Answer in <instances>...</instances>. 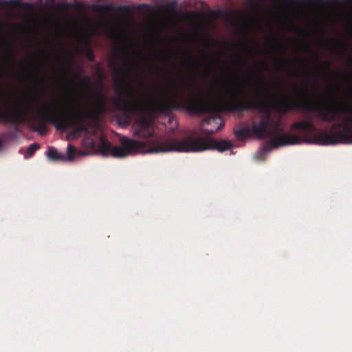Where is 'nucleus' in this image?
<instances>
[{
    "mask_svg": "<svg viewBox=\"0 0 352 352\" xmlns=\"http://www.w3.org/2000/svg\"><path fill=\"white\" fill-rule=\"evenodd\" d=\"M235 64L237 65V66H240V65H242L244 64V63L243 62V60H241V58H239L236 60V62H235Z\"/></svg>",
    "mask_w": 352,
    "mask_h": 352,
    "instance_id": "nucleus-11",
    "label": "nucleus"
},
{
    "mask_svg": "<svg viewBox=\"0 0 352 352\" xmlns=\"http://www.w3.org/2000/svg\"><path fill=\"white\" fill-rule=\"evenodd\" d=\"M346 95H348L352 98V85L348 86L344 91Z\"/></svg>",
    "mask_w": 352,
    "mask_h": 352,
    "instance_id": "nucleus-10",
    "label": "nucleus"
},
{
    "mask_svg": "<svg viewBox=\"0 0 352 352\" xmlns=\"http://www.w3.org/2000/svg\"><path fill=\"white\" fill-rule=\"evenodd\" d=\"M46 155L47 157L52 160H63L65 161V155L62 153H60L56 149L50 148Z\"/></svg>",
    "mask_w": 352,
    "mask_h": 352,
    "instance_id": "nucleus-6",
    "label": "nucleus"
},
{
    "mask_svg": "<svg viewBox=\"0 0 352 352\" xmlns=\"http://www.w3.org/2000/svg\"><path fill=\"white\" fill-rule=\"evenodd\" d=\"M120 142V146H113L104 138H101L99 145L100 153L103 155L122 158L138 153L200 152L207 149L224 151L231 147L229 141H217L210 138L196 136H186L181 139L164 136L146 142L121 137Z\"/></svg>",
    "mask_w": 352,
    "mask_h": 352,
    "instance_id": "nucleus-4",
    "label": "nucleus"
},
{
    "mask_svg": "<svg viewBox=\"0 0 352 352\" xmlns=\"http://www.w3.org/2000/svg\"><path fill=\"white\" fill-rule=\"evenodd\" d=\"M140 70V52L132 48L123 49L122 67L115 66L113 69L114 82L118 94L129 98L124 109L142 115L133 125L134 135L139 138L147 139L154 135L151 114L179 108L195 113L257 109L262 116L259 123L252 126L254 133L265 138L283 130L280 115L283 113V88L277 82L272 84L274 93L266 88L252 98L251 78L231 76L208 82L203 96L199 97L195 93V79L179 77L177 80L171 79L155 85L153 96L148 97L132 84L133 76Z\"/></svg>",
    "mask_w": 352,
    "mask_h": 352,
    "instance_id": "nucleus-1",
    "label": "nucleus"
},
{
    "mask_svg": "<svg viewBox=\"0 0 352 352\" xmlns=\"http://www.w3.org/2000/svg\"><path fill=\"white\" fill-rule=\"evenodd\" d=\"M76 153L74 147L69 144L67 146V155H65V161H72L74 160V155Z\"/></svg>",
    "mask_w": 352,
    "mask_h": 352,
    "instance_id": "nucleus-7",
    "label": "nucleus"
},
{
    "mask_svg": "<svg viewBox=\"0 0 352 352\" xmlns=\"http://www.w3.org/2000/svg\"><path fill=\"white\" fill-rule=\"evenodd\" d=\"M105 96L100 91H91L87 89L84 92L76 93L75 98L62 109L55 107L54 103L41 104L40 94L36 87L25 89L15 100L13 108L4 111L0 108V118L18 120L30 113H36L45 119L58 121L65 113L74 118L78 124L87 118H96L106 111Z\"/></svg>",
    "mask_w": 352,
    "mask_h": 352,
    "instance_id": "nucleus-3",
    "label": "nucleus"
},
{
    "mask_svg": "<svg viewBox=\"0 0 352 352\" xmlns=\"http://www.w3.org/2000/svg\"><path fill=\"white\" fill-rule=\"evenodd\" d=\"M98 26L102 30H104L107 32V34H111L112 26L110 22L100 21V23H98Z\"/></svg>",
    "mask_w": 352,
    "mask_h": 352,
    "instance_id": "nucleus-8",
    "label": "nucleus"
},
{
    "mask_svg": "<svg viewBox=\"0 0 352 352\" xmlns=\"http://www.w3.org/2000/svg\"><path fill=\"white\" fill-rule=\"evenodd\" d=\"M137 84L139 86V88H142L144 87V82L140 79L137 80Z\"/></svg>",
    "mask_w": 352,
    "mask_h": 352,
    "instance_id": "nucleus-12",
    "label": "nucleus"
},
{
    "mask_svg": "<svg viewBox=\"0 0 352 352\" xmlns=\"http://www.w3.org/2000/svg\"><path fill=\"white\" fill-rule=\"evenodd\" d=\"M39 148L38 144H31L27 151V155L26 157H30L33 155V153Z\"/></svg>",
    "mask_w": 352,
    "mask_h": 352,
    "instance_id": "nucleus-9",
    "label": "nucleus"
},
{
    "mask_svg": "<svg viewBox=\"0 0 352 352\" xmlns=\"http://www.w3.org/2000/svg\"><path fill=\"white\" fill-rule=\"evenodd\" d=\"M223 125V123L221 119L217 116L210 117L204 120L201 123L202 131L207 134L217 132Z\"/></svg>",
    "mask_w": 352,
    "mask_h": 352,
    "instance_id": "nucleus-5",
    "label": "nucleus"
},
{
    "mask_svg": "<svg viewBox=\"0 0 352 352\" xmlns=\"http://www.w3.org/2000/svg\"><path fill=\"white\" fill-rule=\"evenodd\" d=\"M322 121L333 124L329 132L318 130L310 121L294 123L291 128L293 134L284 133L272 140L274 146L298 144L301 142L318 144H352V101L329 97L310 105Z\"/></svg>",
    "mask_w": 352,
    "mask_h": 352,
    "instance_id": "nucleus-2",
    "label": "nucleus"
}]
</instances>
